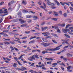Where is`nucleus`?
Masks as SVG:
<instances>
[{"label":"nucleus","mask_w":73,"mask_h":73,"mask_svg":"<svg viewBox=\"0 0 73 73\" xmlns=\"http://www.w3.org/2000/svg\"><path fill=\"white\" fill-rule=\"evenodd\" d=\"M63 15L64 17H66L67 16V14H66V13H64Z\"/></svg>","instance_id":"nucleus-32"},{"label":"nucleus","mask_w":73,"mask_h":73,"mask_svg":"<svg viewBox=\"0 0 73 73\" xmlns=\"http://www.w3.org/2000/svg\"><path fill=\"white\" fill-rule=\"evenodd\" d=\"M30 12H31V13H34L35 14V12H33V11H30Z\"/></svg>","instance_id":"nucleus-62"},{"label":"nucleus","mask_w":73,"mask_h":73,"mask_svg":"<svg viewBox=\"0 0 73 73\" xmlns=\"http://www.w3.org/2000/svg\"><path fill=\"white\" fill-rule=\"evenodd\" d=\"M43 4V5L44 8H46V5L45 4V3H44Z\"/></svg>","instance_id":"nucleus-46"},{"label":"nucleus","mask_w":73,"mask_h":73,"mask_svg":"<svg viewBox=\"0 0 73 73\" xmlns=\"http://www.w3.org/2000/svg\"><path fill=\"white\" fill-rule=\"evenodd\" d=\"M17 62H18V64H19V65H20L21 66H22V65H23V64H21L20 62L17 61Z\"/></svg>","instance_id":"nucleus-23"},{"label":"nucleus","mask_w":73,"mask_h":73,"mask_svg":"<svg viewBox=\"0 0 73 73\" xmlns=\"http://www.w3.org/2000/svg\"><path fill=\"white\" fill-rule=\"evenodd\" d=\"M19 21L20 22V24H24L26 23V21L22 19H19Z\"/></svg>","instance_id":"nucleus-4"},{"label":"nucleus","mask_w":73,"mask_h":73,"mask_svg":"<svg viewBox=\"0 0 73 73\" xmlns=\"http://www.w3.org/2000/svg\"><path fill=\"white\" fill-rule=\"evenodd\" d=\"M48 53V52L45 50L42 51V54H45V53Z\"/></svg>","instance_id":"nucleus-12"},{"label":"nucleus","mask_w":73,"mask_h":73,"mask_svg":"<svg viewBox=\"0 0 73 73\" xmlns=\"http://www.w3.org/2000/svg\"><path fill=\"white\" fill-rule=\"evenodd\" d=\"M69 26H70L69 25H67L66 27V28H69Z\"/></svg>","instance_id":"nucleus-44"},{"label":"nucleus","mask_w":73,"mask_h":73,"mask_svg":"<svg viewBox=\"0 0 73 73\" xmlns=\"http://www.w3.org/2000/svg\"><path fill=\"white\" fill-rule=\"evenodd\" d=\"M57 63H54L52 64V65H57Z\"/></svg>","instance_id":"nucleus-59"},{"label":"nucleus","mask_w":73,"mask_h":73,"mask_svg":"<svg viewBox=\"0 0 73 73\" xmlns=\"http://www.w3.org/2000/svg\"><path fill=\"white\" fill-rule=\"evenodd\" d=\"M33 17L34 19H35V20H36V19H38V18H37V17L36 16H33Z\"/></svg>","instance_id":"nucleus-25"},{"label":"nucleus","mask_w":73,"mask_h":73,"mask_svg":"<svg viewBox=\"0 0 73 73\" xmlns=\"http://www.w3.org/2000/svg\"><path fill=\"white\" fill-rule=\"evenodd\" d=\"M17 70H22V71H23V70H26L27 69V68H17Z\"/></svg>","instance_id":"nucleus-6"},{"label":"nucleus","mask_w":73,"mask_h":73,"mask_svg":"<svg viewBox=\"0 0 73 73\" xmlns=\"http://www.w3.org/2000/svg\"><path fill=\"white\" fill-rule=\"evenodd\" d=\"M30 31H25V33H26V34H28L30 33Z\"/></svg>","instance_id":"nucleus-51"},{"label":"nucleus","mask_w":73,"mask_h":73,"mask_svg":"<svg viewBox=\"0 0 73 73\" xmlns=\"http://www.w3.org/2000/svg\"><path fill=\"white\" fill-rule=\"evenodd\" d=\"M45 50L46 51H48V50H49V51H51L52 52H53L52 48L49 49L48 48H47L45 49Z\"/></svg>","instance_id":"nucleus-11"},{"label":"nucleus","mask_w":73,"mask_h":73,"mask_svg":"<svg viewBox=\"0 0 73 73\" xmlns=\"http://www.w3.org/2000/svg\"><path fill=\"white\" fill-rule=\"evenodd\" d=\"M36 67H37V68H38V67H40V68H41V67H42V66H38V65H36Z\"/></svg>","instance_id":"nucleus-49"},{"label":"nucleus","mask_w":73,"mask_h":73,"mask_svg":"<svg viewBox=\"0 0 73 73\" xmlns=\"http://www.w3.org/2000/svg\"><path fill=\"white\" fill-rule=\"evenodd\" d=\"M45 24V22H43V23H42V24H41V25H44V24Z\"/></svg>","instance_id":"nucleus-48"},{"label":"nucleus","mask_w":73,"mask_h":73,"mask_svg":"<svg viewBox=\"0 0 73 73\" xmlns=\"http://www.w3.org/2000/svg\"><path fill=\"white\" fill-rule=\"evenodd\" d=\"M54 2H55L56 3H57L58 2V1H57V0H54Z\"/></svg>","instance_id":"nucleus-64"},{"label":"nucleus","mask_w":73,"mask_h":73,"mask_svg":"<svg viewBox=\"0 0 73 73\" xmlns=\"http://www.w3.org/2000/svg\"><path fill=\"white\" fill-rule=\"evenodd\" d=\"M51 37V36H46L45 38H50Z\"/></svg>","instance_id":"nucleus-50"},{"label":"nucleus","mask_w":73,"mask_h":73,"mask_svg":"<svg viewBox=\"0 0 73 73\" xmlns=\"http://www.w3.org/2000/svg\"><path fill=\"white\" fill-rule=\"evenodd\" d=\"M68 47H69V46H65L64 47V49H66V48H68Z\"/></svg>","instance_id":"nucleus-55"},{"label":"nucleus","mask_w":73,"mask_h":73,"mask_svg":"<svg viewBox=\"0 0 73 73\" xmlns=\"http://www.w3.org/2000/svg\"><path fill=\"white\" fill-rule=\"evenodd\" d=\"M35 57L36 58H37V59L39 58V57H38V55L37 54H36L35 55Z\"/></svg>","instance_id":"nucleus-33"},{"label":"nucleus","mask_w":73,"mask_h":73,"mask_svg":"<svg viewBox=\"0 0 73 73\" xmlns=\"http://www.w3.org/2000/svg\"><path fill=\"white\" fill-rule=\"evenodd\" d=\"M30 58L31 59H33V60H35V55H33L32 56L30 57Z\"/></svg>","instance_id":"nucleus-13"},{"label":"nucleus","mask_w":73,"mask_h":73,"mask_svg":"<svg viewBox=\"0 0 73 73\" xmlns=\"http://www.w3.org/2000/svg\"><path fill=\"white\" fill-rule=\"evenodd\" d=\"M62 31L64 33H67V32H69V31H70L69 29H63Z\"/></svg>","instance_id":"nucleus-5"},{"label":"nucleus","mask_w":73,"mask_h":73,"mask_svg":"<svg viewBox=\"0 0 73 73\" xmlns=\"http://www.w3.org/2000/svg\"><path fill=\"white\" fill-rule=\"evenodd\" d=\"M64 36H65L66 37H67V38H70V36H69V35H68L64 34Z\"/></svg>","instance_id":"nucleus-22"},{"label":"nucleus","mask_w":73,"mask_h":73,"mask_svg":"<svg viewBox=\"0 0 73 73\" xmlns=\"http://www.w3.org/2000/svg\"><path fill=\"white\" fill-rule=\"evenodd\" d=\"M13 22H17V21H18V19H14L13 20Z\"/></svg>","instance_id":"nucleus-24"},{"label":"nucleus","mask_w":73,"mask_h":73,"mask_svg":"<svg viewBox=\"0 0 73 73\" xmlns=\"http://www.w3.org/2000/svg\"><path fill=\"white\" fill-rule=\"evenodd\" d=\"M10 43H11V44H14L15 42H12V41H11L10 42Z\"/></svg>","instance_id":"nucleus-43"},{"label":"nucleus","mask_w":73,"mask_h":73,"mask_svg":"<svg viewBox=\"0 0 73 73\" xmlns=\"http://www.w3.org/2000/svg\"><path fill=\"white\" fill-rule=\"evenodd\" d=\"M10 27H11V25H9L8 26L7 28V29H8V30H9V29Z\"/></svg>","instance_id":"nucleus-58"},{"label":"nucleus","mask_w":73,"mask_h":73,"mask_svg":"<svg viewBox=\"0 0 73 73\" xmlns=\"http://www.w3.org/2000/svg\"><path fill=\"white\" fill-rule=\"evenodd\" d=\"M27 40H23V41L22 42L23 43H27Z\"/></svg>","instance_id":"nucleus-45"},{"label":"nucleus","mask_w":73,"mask_h":73,"mask_svg":"<svg viewBox=\"0 0 73 73\" xmlns=\"http://www.w3.org/2000/svg\"><path fill=\"white\" fill-rule=\"evenodd\" d=\"M60 3L61 4V5H63V6H64V5H64V3H62L61 2H60Z\"/></svg>","instance_id":"nucleus-53"},{"label":"nucleus","mask_w":73,"mask_h":73,"mask_svg":"<svg viewBox=\"0 0 73 73\" xmlns=\"http://www.w3.org/2000/svg\"><path fill=\"white\" fill-rule=\"evenodd\" d=\"M27 22L29 23H31L32 22V20L29 19L27 20Z\"/></svg>","instance_id":"nucleus-35"},{"label":"nucleus","mask_w":73,"mask_h":73,"mask_svg":"<svg viewBox=\"0 0 73 73\" xmlns=\"http://www.w3.org/2000/svg\"><path fill=\"white\" fill-rule=\"evenodd\" d=\"M62 46V44L56 47V48H52V52H54V51H55V50H59L60 49V48H60V47H61Z\"/></svg>","instance_id":"nucleus-3"},{"label":"nucleus","mask_w":73,"mask_h":73,"mask_svg":"<svg viewBox=\"0 0 73 73\" xmlns=\"http://www.w3.org/2000/svg\"><path fill=\"white\" fill-rule=\"evenodd\" d=\"M17 66V63H14V64L13 65V66H14V67H16Z\"/></svg>","instance_id":"nucleus-26"},{"label":"nucleus","mask_w":73,"mask_h":73,"mask_svg":"<svg viewBox=\"0 0 73 73\" xmlns=\"http://www.w3.org/2000/svg\"><path fill=\"white\" fill-rule=\"evenodd\" d=\"M57 32L58 33H61V31H60V30L58 29H57Z\"/></svg>","instance_id":"nucleus-37"},{"label":"nucleus","mask_w":73,"mask_h":73,"mask_svg":"<svg viewBox=\"0 0 73 73\" xmlns=\"http://www.w3.org/2000/svg\"><path fill=\"white\" fill-rule=\"evenodd\" d=\"M42 40L44 42H48V41L46 40L45 39L42 38Z\"/></svg>","instance_id":"nucleus-20"},{"label":"nucleus","mask_w":73,"mask_h":73,"mask_svg":"<svg viewBox=\"0 0 73 73\" xmlns=\"http://www.w3.org/2000/svg\"><path fill=\"white\" fill-rule=\"evenodd\" d=\"M14 48L15 50L17 52H18L19 51V50L17 48H16L14 47Z\"/></svg>","instance_id":"nucleus-39"},{"label":"nucleus","mask_w":73,"mask_h":73,"mask_svg":"<svg viewBox=\"0 0 73 73\" xmlns=\"http://www.w3.org/2000/svg\"><path fill=\"white\" fill-rule=\"evenodd\" d=\"M48 28V27H42L41 28V29H42V31H45Z\"/></svg>","instance_id":"nucleus-9"},{"label":"nucleus","mask_w":73,"mask_h":73,"mask_svg":"<svg viewBox=\"0 0 73 73\" xmlns=\"http://www.w3.org/2000/svg\"><path fill=\"white\" fill-rule=\"evenodd\" d=\"M10 48L11 49V50H15V49H14V48H13V47H12V46H11L10 47Z\"/></svg>","instance_id":"nucleus-41"},{"label":"nucleus","mask_w":73,"mask_h":73,"mask_svg":"<svg viewBox=\"0 0 73 73\" xmlns=\"http://www.w3.org/2000/svg\"><path fill=\"white\" fill-rule=\"evenodd\" d=\"M41 45H43L44 46V47H46V46H49V45H50V43H46L44 42H42L40 44Z\"/></svg>","instance_id":"nucleus-2"},{"label":"nucleus","mask_w":73,"mask_h":73,"mask_svg":"<svg viewBox=\"0 0 73 73\" xmlns=\"http://www.w3.org/2000/svg\"><path fill=\"white\" fill-rule=\"evenodd\" d=\"M27 38V37L25 36L22 38V39H26Z\"/></svg>","instance_id":"nucleus-56"},{"label":"nucleus","mask_w":73,"mask_h":73,"mask_svg":"<svg viewBox=\"0 0 73 73\" xmlns=\"http://www.w3.org/2000/svg\"><path fill=\"white\" fill-rule=\"evenodd\" d=\"M36 41L35 40H33L32 41H31L29 43V44H35Z\"/></svg>","instance_id":"nucleus-7"},{"label":"nucleus","mask_w":73,"mask_h":73,"mask_svg":"<svg viewBox=\"0 0 73 73\" xmlns=\"http://www.w3.org/2000/svg\"><path fill=\"white\" fill-rule=\"evenodd\" d=\"M70 9L71 11H73V8L72 7H70Z\"/></svg>","instance_id":"nucleus-40"},{"label":"nucleus","mask_w":73,"mask_h":73,"mask_svg":"<svg viewBox=\"0 0 73 73\" xmlns=\"http://www.w3.org/2000/svg\"><path fill=\"white\" fill-rule=\"evenodd\" d=\"M35 29H36V30H37V31H39L40 30V29L37 28V27H35Z\"/></svg>","instance_id":"nucleus-57"},{"label":"nucleus","mask_w":73,"mask_h":73,"mask_svg":"<svg viewBox=\"0 0 73 73\" xmlns=\"http://www.w3.org/2000/svg\"><path fill=\"white\" fill-rule=\"evenodd\" d=\"M73 29V27H70L69 28V29H70V30H72V29Z\"/></svg>","instance_id":"nucleus-52"},{"label":"nucleus","mask_w":73,"mask_h":73,"mask_svg":"<svg viewBox=\"0 0 73 73\" xmlns=\"http://www.w3.org/2000/svg\"><path fill=\"white\" fill-rule=\"evenodd\" d=\"M46 35H44V36H49V35H50V33H49L48 32H46Z\"/></svg>","instance_id":"nucleus-15"},{"label":"nucleus","mask_w":73,"mask_h":73,"mask_svg":"<svg viewBox=\"0 0 73 73\" xmlns=\"http://www.w3.org/2000/svg\"><path fill=\"white\" fill-rule=\"evenodd\" d=\"M63 60L65 61H67V59L66 58H63Z\"/></svg>","instance_id":"nucleus-42"},{"label":"nucleus","mask_w":73,"mask_h":73,"mask_svg":"<svg viewBox=\"0 0 73 73\" xmlns=\"http://www.w3.org/2000/svg\"><path fill=\"white\" fill-rule=\"evenodd\" d=\"M69 34H70V35H73V33H72L71 32H70L68 33Z\"/></svg>","instance_id":"nucleus-47"},{"label":"nucleus","mask_w":73,"mask_h":73,"mask_svg":"<svg viewBox=\"0 0 73 73\" xmlns=\"http://www.w3.org/2000/svg\"><path fill=\"white\" fill-rule=\"evenodd\" d=\"M56 4H57V5L58 6H59V5H60V3L59 2H58L56 3Z\"/></svg>","instance_id":"nucleus-60"},{"label":"nucleus","mask_w":73,"mask_h":73,"mask_svg":"<svg viewBox=\"0 0 73 73\" xmlns=\"http://www.w3.org/2000/svg\"><path fill=\"white\" fill-rule=\"evenodd\" d=\"M53 12L54 13V14L53 15L54 16H58V13L57 12L55 11H53Z\"/></svg>","instance_id":"nucleus-10"},{"label":"nucleus","mask_w":73,"mask_h":73,"mask_svg":"<svg viewBox=\"0 0 73 73\" xmlns=\"http://www.w3.org/2000/svg\"><path fill=\"white\" fill-rule=\"evenodd\" d=\"M8 15V13L4 14V15H1L0 16H1V17H3V16H6V15Z\"/></svg>","instance_id":"nucleus-36"},{"label":"nucleus","mask_w":73,"mask_h":73,"mask_svg":"<svg viewBox=\"0 0 73 73\" xmlns=\"http://www.w3.org/2000/svg\"><path fill=\"white\" fill-rule=\"evenodd\" d=\"M27 12H28V11L25 10L23 11V13H27Z\"/></svg>","instance_id":"nucleus-16"},{"label":"nucleus","mask_w":73,"mask_h":73,"mask_svg":"<svg viewBox=\"0 0 73 73\" xmlns=\"http://www.w3.org/2000/svg\"><path fill=\"white\" fill-rule=\"evenodd\" d=\"M49 0H47L48 5H51V8L52 9H55V8H56V7H54V6L55 5L54 3H51V2H50L49 1Z\"/></svg>","instance_id":"nucleus-1"},{"label":"nucleus","mask_w":73,"mask_h":73,"mask_svg":"<svg viewBox=\"0 0 73 73\" xmlns=\"http://www.w3.org/2000/svg\"><path fill=\"white\" fill-rule=\"evenodd\" d=\"M7 36V37H8V35H7V34L6 33H5L3 35V36L4 37H6Z\"/></svg>","instance_id":"nucleus-27"},{"label":"nucleus","mask_w":73,"mask_h":73,"mask_svg":"<svg viewBox=\"0 0 73 73\" xmlns=\"http://www.w3.org/2000/svg\"><path fill=\"white\" fill-rule=\"evenodd\" d=\"M22 3L23 4H24V5H25L26 4H27V2H25V1H22Z\"/></svg>","instance_id":"nucleus-19"},{"label":"nucleus","mask_w":73,"mask_h":73,"mask_svg":"<svg viewBox=\"0 0 73 73\" xmlns=\"http://www.w3.org/2000/svg\"><path fill=\"white\" fill-rule=\"evenodd\" d=\"M52 41L54 43V44H57V42H56L54 40H52Z\"/></svg>","instance_id":"nucleus-31"},{"label":"nucleus","mask_w":73,"mask_h":73,"mask_svg":"<svg viewBox=\"0 0 73 73\" xmlns=\"http://www.w3.org/2000/svg\"><path fill=\"white\" fill-rule=\"evenodd\" d=\"M26 18H27L28 19L31 18V17H32V15H26Z\"/></svg>","instance_id":"nucleus-17"},{"label":"nucleus","mask_w":73,"mask_h":73,"mask_svg":"<svg viewBox=\"0 0 73 73\" xmlns=\"http://www.w3.org/2000/svg\"><path fill=\"white\" fill-rule=\"evenodd\" d=\"M52 20H54V21H57V19L55 18H52Z\"/></svg>","instance_id":"nucleus-34"},{"label":"nucleus","mask_w":73,"mask_h":73,"mask_svg":"<svg viewBox=\"0 0 73 73\" xmlns=\"http://www.w3.org/2000/svg\"><path fill=\"white\" fill-rule=\"evenodd\" d=\"M65 24L64 23V24H61V27H65Z\"/></svg>","instance_id":"nucleus-38"},{"label":"nucleus","mask_w":73,"mask_h":73,"mask_svg":"<svg viewBox=\"0 0 73 73\" xmlns=\"http://www.w3.org/2000/svg\"><path fill=\"white\" fill-rule=\"evenodd\" d=\"M42 69H44V70H46V68L45 67H42Z\"/></svg>","instance_id":"nucleus-61"},{"label":"nucleus","mask_w":73,"mask_h":73,"mask_svg":"<svg viewBox=\"0 0 73 73\" xmlns=\"http://www.w3.org/2000/svg\"><path fill=\"white\" fill-rule=\"evenodd\" d=\"M32 53H35V52H37V50H33L32 51Z\"/></svg>","instance_id":"nucleus-29"},{"label":"nucleus","mask_w":73,"mask_h":73,"mask_svg":"<svg viewBox=\"0 0 73 73\" xmlns=\"http://www.w3.org/2000/svg\"><path fill=\"white\" fill-rule=\"evenodd\" d=\"M67 71H68V72H72V70L70 69L68 70Z\"/></svg>","instance_id":"nucleus-54"},{"label":"nucleus","mask_w":73,"mask_h":73,"mask_svg":"<svg viewBox=\"0 0 73 73\" xmlns=\"http://www.w3.org/2000/svg\"><path fill=\"white\" fill-rule=\"evenodd\" d=\"M54 27L55 29H56V30L58 29V26L57 25H55Z\"/></svg>","instance_id":"nucleus-21"},{"label":"nucleus","mask_w":73,"mask_h":73,"mask_svg":"<svg viewBox=\"0 0 73 73\" xmlns=\"http://www.w3.org/2000/svg\"><path fill=\"white\" fill-rule=\"evenodd\" d=\"M70 47V48H73V46H72L70 45H68Z\"/></svg>","instance_id":"nucleus-63"},{"label":"nucleus","mask_w":73,"mask_h":73,"mask_svg":"<svg viewBox=\"0 0 73 73\" xmlns=\"http://www.w3.org/2000/svg\"><path fill=\"white\" fill-rule=\"evenodd\" d=\"M14 60H15L17 62V61H18L17 60H18V58L16 57H14Z\"/></svg>","instance_id":"nucleus-28"},{"label":"nucleus","mask_w":73,"mask_h":73,"mask_svg":"<svg viewBox=\"0 0 73 73\" xmlns=\"http://www.w3.org/2000/svg\"><path fill=\"white\" fill-rule=\"evenodd\" d=\"M27 25V24H23L21 26V27H26Z\"/></svg>","instance_id":"nucleus-14"},{"label":"nucleus","mask_w":73,"mask_h":73,"mask_svg":"<svg viewBox=\"0 0 73 73\" xmlns=\"http://www.w3.org/2000/svg\"><path fill=\"white\" fill-rule=\"evenodd\" d=\"M4 44H6V45H9V44H10V43L9 42H4Z\"/></svg>","instance_id":"nucleus-30"},{"label":"nucleus","mask_w":73,"mask_h":73,"mask_svg":"<svg viewBox=\"0 0 73 73\" xmlns=\"http://www.w3.org/2000/svg\"><path fill=\"white\" fill-rule=\"evenodd\" d=\"M17 15L19 16H21V11H19L17 13Z\"/></svg>","instance_id":"nucleus-18"},{"label":"nucleus","mask_w":73,"mask_h":73,"mask_svg":"<svg viewBox=\"0 0 73 73\" xmlns=\"http://www.w3.org/2000/svg\"><path fill=\"white\" fill-rule=\"evenodd\" d=\"M66 55L68 57H73V55L69 53L67 54Z\"/></svg>","instance_id":"nucleus-8"}]
</instances>
